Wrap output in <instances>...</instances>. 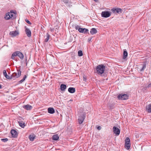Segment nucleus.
<instances>
[{
    "label": "nucleus",
    "instance_id": "f257e3e1",
    "mask_svg": "<svg viewBox=\"0 0 151 151\" xmlns=\"http://www.w3.org/2000/svg\"><path fill=\"white\" fill-rule=\"evenodd\" d=\"M105 70V66L102 64L99 65L96 67V73L99 75L103 74Z\"/></svg>",
    "mask_w": 151,
    "mask_h": 151
},
{
    "label": "nucleus",
    "instance_id": "f03ea898",
    "mask_svg": "<svg viewBox=\"0 0 151 151\" xmlns=\"http://www.w3.org/2000/svg\"><path fill=\"white\" fill-rule=\"evenodd\" d=\"M129 96L127 94L122 93L117 96L118 99L121 100H126L129 99Z\"/></svg>",
    "mask_w": 151,
    "mask_h": 151
},
{
    "label": "nucleus",
    "instance_id": "7ed1b4c3",
    "mask_svg": "<svg viewBox=\"0 0 151 151\" xmlns=\"http://www.w3.org/2000/svg\"><path fill=\"white\" fill-rule=\"evenodd\" d=\"M111 15V12L108 11H103L101 13L102 17L107 18L109 17Z\"/></svg>",
    "mask_w": 151,
    "mask_h": 151
},
{
    "label": "nucleus",
    "instance_id": "20e7f679",
    "mask_svg": "<svg viewBox=\"0 0 151 151\" xmlns=\"http://www.w3.org/2000/svg\"><path fill=\"white\" fill-rule=\"evenodd\" d=\"M124 146L127 150H129L130 148V140L129 137H127L126 138Z\"/></svg>",
    "mask_w": 151,
    "mask_h": 151
},
{
    "label": "nucleus",
    "instance_id": "39448f33",
    "mask_svg": "<svg viewBox=\"0 0 151 151\" xmlns=\"http://www.w3.org/2000/svg\"><path fill=\"white\" fill-rule=\"evenodd\" d=\"M85 116L83 114H82L79 116L78 119V122L79 124H81L85 119Z\"/></svg>",
    "mask_w": 151,
    "mask_h": 151
},
{
    "label": "nucleus",
    "instance_id": "423d86ee",
    "mask_svg": "<svg viewBox=\"0 0 151 151\" xmlns=\"http://www.w3.org/2000/svg\"><path fill=\"white\" fill-rule=\"evenodd\" d=\"M78 31L80 33H83L85 34H89L88 30L85 28H79Z\"/></svg>",
    "mask_w": 151,
    "mask_h": 151
},
{
    "label": "nucleus",
    "instance_id": "0eeeda50",
    "mask_svg": "<svg viewBox=\"0 0 151 151\" xmlns=\"http://www.w3.org/2000/svg\"><path fill=\"white\" fill-rule=\"evenodd\" d=\"M113 132L115 134L117 135H119L120 131L118 128L114 126L113 128Z\"/></svg>",
    "mask_w": 151,
    "mask_h": 151
},
{
    "label": "nucleus",
    "instance_id": "6e6552de",
    "mask_svg": "<svg viewBox=\"0 0 151 151\" xmlns=\"http://www.w3.org/2000/svg\"><path fill=\"white\" fill-rule=\"evenodd\" d=\"M111 11L113 13H121L122 12V10L121 8L113 9H111Z\"/></svg>",
    "mask_w": 151,
    "mask_h": 151
},
{
    "label": "nucleus",
    "instance_id": "1a4fd4ad",
    "mask_svg": "<svg viewBox=\"0 0 151 151\" xmlns=\"http://www.w3.org/2000/svg\"><path fill=\"white\" fill-rule=\"evenodd\" d=\"M25 28L26 34L28 37H30L31 35V32L30 30L26 26L25 27Z\"/></svg>",
    "mask_w": 151,
    "mask_h": 151
},
{
    "label": "nucleus",
    "instance_id": "9d476101",
    "mask_svg": "<svg viewBox=\"0 0 151 151\" xmlns=\"http://www.w3.org/2000/svg\"><path fill=\"white\" fill-rule=\"evenodd\" d=\"M11 133L12 137H16L18 135L17 132L15 130H12L11 131Z\"/></svg>",
    "mask_w": 151,
    "mask_h": 151
},
{
    "label": "nucleus",
    "instance_id": "9b49d317",
    "mask_svg": "<svg viewBox=\"0 0 151 151\" xmlns=\"http://www.w3.org/2000/svg\"><path fill=\"white\" fill-rule=\"evenodd\" d=\"M17 56H19V51H18L14 52L11 56V58L13 60L16 59L15 57Z\"/></svg>",
    "mask_w": 151,
    "mask_h": 151
},
{
    "label": "nucleus",
    "instance_id": "f8f14e48",
    "mask_svg": "<svg viewBox=\"0 0 151 151\" xmlns=\"http://www.w3.org/2000/svg\"><path fill=\"white\" fill-rule=\"evenodd\" d=\"M18 73H13L12 75H11L12 78L13 79H15L16 78H18L19 76V71L17 70Z\"/></svg>",
    "mask_w": 151,
    "mask_h": 151
},
{
    "label": "nucleus",
    "instance_id": "ddd939ff",
    "mask_svg": "<svg viewBox=\"0 0 151 151\" xmlns=\"http://www.w3.org/2000/svg\"><path fill=\"white\" fill-rule=\"evenodd\" d=\"M9 34L12 37H14L16 36L18 34V32L17 31H13L10 32Z\"/></svg>",
    "mask_w": 151,
    "mask_h": 151
},
{
    "label": "nucleus",
    "instance_id": "4468645a",
    "mask_svg": "<svg viewBox=\"0 0 151 151\" xmlns=\"http://www.w3.org/2000/svg\"><path fill=\"white\" fill-rule=\"evenodd\" d=\"M23 108L27 110H30L32 109V107L31 106L27 104L23 106Z\"/></svg>",
    "mask_w": 151,
    "mask_h": 151
},
{
    "label": "nucleus",
    "instance_id": "2eb2a0df",
    "mask_svg": "<svg viewBox=\"0 0 151 151\" xmlns=\"http://www.w3.org/2000/svg\"><path fill=\"white\" fill-rule=\"evenodd\" d=\"M68 91L70 93H73L75 91V88L73 87H70L68 88Z\"/></svg>",
    "mask_w": 151,
    "mask_h": 151
},
{
    "label": "nucleus",
    "instance_id": "dca6fc26",
    "mask_svg": "<svg viewBox=\"0 0 151 151\" xmlns=\"http://www.w3.org/2000/svg\"><path fill=\"white\" fill-rule=\"evenodd\" d=\"M48 113L50 114H53L55 113L54 109L52 108H49L48 109Z\"/></svg>",
    "mask_w": 151,
    "mask_h": 151
},
{
    "label": "nucleus",
    "instance_id": "f3484780",
    "mask_svg": "<svg viewBox=\"0 0 151 151\" xmlns=\"http://www.w3.org/2000/svg\"><path fill=\"white\" fill-rule=\"evenodd\" d=\"M97 31L96 28H93L91 29L90 32L91 35H93L97 33Z\"/></svg>",
    "mask_w": 151,
    "mask_h": 151
},
{
    "label": "nucleus",
    "instance_id": "a211bd4d",
    "mask_svg": "<svg viewBox=\"0 0 151 151\" xmlns=\"http://www.w3.org/2000/svg\"><path fill=\"white\" fill-rule=\"evenodd\" d=\"M146 108L147 111L149 113H151V104H149L146 106Z\"/></svg>",
    "mask_w": 151,
    "mask_h": 151
},
{
    "label": "nucleus",
    "instance_id": "6ab92c4d",
    "mask_svg": "<svg viewBox=\"0 0 151 151\" xmlns=\"http://www.w3.org/2000/svg\"><path fill=\"white\" fill-rule=\"evenodd\" d=\"M26 125V124L24 122L22 121L19 122V126L21 127L22 128H24Z\"/></svg>",
    "mask_w": 151,
    "mask_h": 151
},
{
    "label": "nucleus",
    "instance_id": "aec40b11",
    "mask_svg": "<svg viewBox=\"0 0 151 151\" xmlns=\"http://www.w3.org/2000/svg\"><path fill=\"white\" fill-rule=\"evenodd\" d=\"M60 89L62 91H65L66 88V86L65 84H62L60 85Z\"/></svg>",
    "mask_w": 151,
    "mask_h": 151
},
{
    "label": "nucleus",
    "instance_id": "412c9836",
    "mask_svg": "<svg viewBox=\"0 0 151 151\" xmlns=\"http://www.w3.org/2000/svg\"><path fill=\"white\" fill-rule=\"evenodd\" d=\"M128 55V53L126 50H124L123 52V58L125 59Z\"/></svg>",
    "mask_w": 151,
    "mask_h": 151
},
{
    "label": "nucleus",
    "instance_id": "4be33fe9",
    "mask_svg": "<svg viewBox=\"0 0 151 151\" xmlns=\"http://www.w3.org/2000/svg\"><path fill=\"white\" fill-rule=\"evenodd\" d=\"M59 138V137L58 135H54L52 137V139L54 140H57Z\"/></svg>",
    "mask_w": 151,
    "mask_h": 151
},
{
    "label": "nucleus",
    "instance_id": "5701e85b",
    "mask_svg": "<svg viewBox=\"0 0 151 151\" xmlns=\"http://www.w3.org/2000/svg\"><path fill=\"white\" fill-rule=\"evenodd\" d=\"M4 18L6 20H9L10 19V17L9 14V12L7 13L4 17Z\"/></svg>",
    "mask_w": 151,
    "mask_h": 151
},
{
    "label": "nucleus",
    "instance_id": "b1692460",
    "mask_svg": "<svg viewBox=\"0 0 151 151\" xmlns=\"http://www.w3.org/2000/svg\"><path fill=\"white\" fill-rule=\"evenodd\" d=\"M50 35L48 33H47L46 34V38H45V42H47L48 41L49 39Z\"/></svg>",
    "mask_w": 151,
    "mask_h": 151
},
{
    "label": "nucleus",
    "instance_id": "393cba45",
    "mask_svg": "<svg viewBox=\"0 0 151 151\" xmlns=\"http://www.w3.org/2000/svg\"><path fill=\"white\" fill-rule=\"evenodd\" d=\"M27 77L26 75H24L23 78L20 81H19V83H22L24 81H25Z\"/></svg>",
    "mask_w": 151,
    "mask_h": 151
},
{
    "label": "nucleus",
    "instance_id": "a878e982",
    "mask_svg": "<svg viewBox=\"0 0 151 151\" xmlns=\"http://www.w3.org/2000/svg\"><path fill=\"white\" fill-rule=\"evenodd\" d=\"M35 137L33 135H30L29 136V139L31 141H33L35 139Z\"/></svg>",
    "mask_w": 151,
    "mask_h": 151
},
{
    "label": "nucleus",
    "instance_id": "bb28decb",
    "mask_svg": "<svg viewBox=\"0 0 151 151\" xmlns=\"http://www.w3.org/2000/svg\"><path fill=\"white\" fill-rule=\"evenodd\" d=\"M146 68V65L145 64H144L143 65V66L142 68L140 70V71H142L144 70Z\"/></svg>",
    "mask_w": 151,
    "mask_h": 151
},
{
    "label": "nucleus",
    "instance_id": "cd10ccee",
    "mask_svg": "<svg viewBox=\"0 0 151 151\" xmlns=\"http://www.w3.org/2000/svg\"><path fill=\"white\" fill-rule=\"evenodd\" d=\"M24 57V55L22 52H19V58L21 59H23Z\"/></svg>",
    "mask_w": 151,
    "mask_h": 151
},
{
    "label": "nucleus",
    "instance_id": "c85d7f7f",
    "mask_svg": "<svg viewBox=\"0 0 151 151\" xmlns=\"http://www.w3.org/2000/svg\"><path fill=\"white\" fill-rule=\"evenodd\" d=\"M83 54L82 51L81 50H79L78 52V55L79 56H81L83 55Z\"/></svg>",
    "mask_w": 151,
    "mask_h": 151
},
{
    "label": "nucleus",
    "instance_id": "c756f323",
    "mask_svg": "<svg viewBox=\"0 0 151 151\" xmlns=\"http://www.w3.org/2000/svg\"><path fill=\"white\" fill-rule=\"evenodd\" d=\"M9 15L10 17V19L12 18V19H14V17L13 16V12H12V11H11L10 12H9Z\"/></svg>",
    "mask_w": 151,
    "mask_h": 151
},
{
    "label": "nucleus",
    "instance_id": "7c9ffc66",
    "mask_svg": "<svg viewBox=\"0 0 151 151\" xmlns=\"http://www.w3.org/2000/svg\"><path fill=\"white\" fill-rule=\"evenodd\" d=\"M1 139V141L4 142H6L8 140V139L7 138L5 139Z\"/></svg>",
    "mask_w": 151,
    "mask_h": 151
},
{
    "label": "nucleus",
    "instance_id": "2f4dec72",
    "mask_svg": "<svg viewBox=\"0 0 151 151\" xmlns=\"http://www.w3.org/2000/svg\"><path fill=\"white\" fill-rule=\"evenodd\" d=\"M61 2H63L65 4H67L68 2V0H60Z\"/></svg>",
    "mask_w": 151,
    "mask_h": 151
},
{
    "label": "nucleus",
    "instance_id": "473e14b6",
    "mask_svg": "<svg viewBox=\"0 0 151 151\" xmlns=\"http://www.w3.org/2000/svg\"><path fill=\"white\" fill-rule=\"evenodd\" d=\"M6 78L7 79H12V76H8L7 74L5 76Z\"/></svg>",
    "mask_w": 151,
    "mask_h": 151
},
{
    "label": "nucleus",
    "instance_id": "72a5a7b5",
    "mask_svg": "<svg viewBox=\"0 0 151 151\" xmlns=\"http://www.w3.org/2000/svg\"><path fill=\"white\" fill-rule=\"evenodd\" d=\"M25 21L28 24H32L29 21V20H28V19H25Z\"/></svg>",
    "mask_w": 151,
    "mask_h": 151
},
{
    "label": "nucleus",
    "instance_id": "f704fd0d",
    "mask_svg": "<svg viewBox=\"0 0 151 151\" xmlns=\"http://www.w3.org/2000/svg\"><path fill=\"white\" fill-rule=\"evenodd\" d=\"M3 73L4 76H5L7 75L6 71L5 70H3Z\"/></svg>",
    "mask_w": 151,
    "mask_h": 151
},
{
    "label": "nucleus",
    "instance_id": "c9c22d12",
    "mask_svg": "<svg viewBox=\"0 0 151 151\" xmlns=\"http://www.w3.org/2000/svg\"><path fill=\"white\" fill-rule=\"evenodd\" d=\"M79 28H80L79 27V26L78 25H76V26H75V29L76 30L78 29H78H79Z\"/></svg>",
    "mask_w": 151,
    "mask_h": 151
},
{
    "label": "nucleus",
    "instance_id": "e433bc0d",
    "mask_svg": "<svg viewBox=\"0 0 151 151\" xmlns=\"http://www.w3.org/2000/svg\"><path fill=\"white\" fill-rule=\"evenodd\" d=\"M92 39V37H90L89 38L88 40V41L89 42V41H91V40Z\"/></svg>",
    "mask_w": 151,
    "mask_h": 151
},
{
    "label": "nucleus",
    "instance_id": "4c0bfd02",
    "mask_svg": "<svg viewBox=\"0 0 151 151\" xmlns=\"http://www.w3.org/2000/svg\"><path fill=\"white\" fill-rule=\"evenodd\" d=\"M83 80L84 81H86L87 80V79L84 77H83Z\"/></svg>",
    "mask_w": 151,
    "mask_h": 151
},
{
    "label": "nucleus",
    "instance_id": "58836bf2",
    "mask_svg": "<svg viewBox=\"0 0 151 151\" xmlns=\"http://www.w3.org/2000/svg\"><path fill=\"white\" fill-rule=\"evenodd\" d=\"M97 129H98L100 130L101 129V127L100 126H98L97 127Z\"/></svg>",
    "mask_w": 151,
    "mask_h": 151
},
{
    "label": "nucleus",
    "instance_id": "ea45409f",
    "mask_svg": "<svg viewBox=\"0 0 151 151\" xmlns=\"http://www.w3.org/2000/svg\"><path fill=\"white\" fill-rule=\"evenodd\" d=\"M151 87V83L149 84L147 86V88Z\"/></svg>",
    "mask_w": 151,
    "mask_h": 151
},
{
    "label": "nucleus",
    "instance_id": "a19ab883",
    "mask_svg": "<svg viewBox=\"0 0 151 151\" xmlns=\"http://www.w3.org/2000/svg\"><path fill=\"white\" fill-rule=\"evenodd\" d=\"M19 76H20L21 75V71L20 70H19Z\"/></svg>",
    "mask_w": 151,
    "mask_h": 151
},
{
    "label": "nucleus",
    "instance_id": "79ce46f5",
    "mask_svg": "<svg viewBox=\"0 0 151 151\" xmlns=\"http://www.w3.org/2000/svg\"><path fill=\"white\" fill-rule=\"evenodd\" d=\"M2 88V87L1 85L0 84V89L1 88Z\"/></svg>",
    "mask_w": 151,
    "mask_h": 151
},
{
    "label": "nucleus",
    "instance_id": "37998d69",
    "mask_svg": "<svg viewBox=\"0 0 151 151\" xmlns=\"http://www.w3.org/2000/svg\"><path fill=\"white\" fill-rule=\"evenodd\" d=\"M93 0L96 2L98 1V0Z\"/></svg>",
    "mask_w": 151,
    "mask_h": 151
},
{
    "label": "nucleus",
    "instance_id": "c03bdc74",
    "mask_svg": "<svg viewBox=\"0 0 151 151\" xmlns=\"http://www.w3.org/2000/svg\"><path fill=\"white\" fill-rule=\"evenodd\" d=\"M25 57V59H26V60H27V57Z\"/></svg>",
    "mask_w": 151,
    "mask_h": 151
}]
</instances>
